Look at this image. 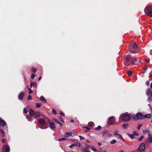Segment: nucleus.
<instances>
[{"label": "nucleus", "instance_id": "0e129e2a", "mask_svg": "<svg viewBox=\"0 0 152 152\" xmlns=\"http://www.w3.org/2000/svg\"><path fill=\"white\" fill-rule=\"evenodd\" d=\"M58 124H59L60 125V126H61L62 124L60 122H59V123H58Z\"/></svg>", "mask_w": 152, "mask_h": 152}, {"label": "nucleus", "instance_id": "aec40b11", "mask_svg": "<svg viewBox=\"0 0 152 152\" xmlns=\"http://www.w3.org/2000/svg\"><path fill=\"white\" fill-rule=\"evenodd\" d=\"M151 116L152 115L151 114H145L144 116H143V118H151Z\"/></svg>", "mask_w": 152, "mask_h": 152}, {"label": "nucleus", "instance_id": "6e6d98bb", "mask_svg": "<svg viewBox=\"0 0 152 152\" xmlns=\"http://www.w3.org/2000/svg\"><path fill=\"white\" fill-rule=\"evenodd\" d=\"M84 128H86L87 130H90V129L89 128L87 127H84Z\"/></svg>", "mask_w": 152, "mask_h": 152}, {"label": "nucleus", "instance_id": "c03bdc74", "mask_svg": "<svg viewBox=\"0 0 152 152\" xmlns=\"http://www.w3.org/2000/svg\"><path fill=\"white\" fill-rule=\"evenodd\" d=\"M32 71L34 72L35 73L37 71V70L36 69L34 68H32Z\"/></svg>", "mask_w": 152, "mask_h": 152}, {"label": "nucleus", "instance_id": "cd10ccee", "mask_svg": "<svg viewBox=\"0 0 152 152\" xmlns=\"http://www.w3.org/2000/svg\"><path fill=\"white\" fill-rule=\"evenodd\" d=\"M66 140V138L65 137L62 138H61L59 139L58 141H61L64 140Z\"/></svg>", "mask_w": 152, "mask_h": 152}, {"label": "nucleus", "instance_id": "37998d69", "mask_svg": "<svg viewBox=\"0 0 152 152\" xmlns=\"http://www.w3.org/2000/svg\"><path fill=\"white\" fill-rule=\"evenodd\" d=\"M141 126H142L141 124H139L138 125L137 129L138 130H139L140 129V127Z\"/></svg>", "mask_w": 152, "mask_h": 152}, {"label": "nucleus", "instance_id": "dca6fc26", "mask_svg": "<svg viewBox=\"0 0 152 152\" xmlns=\"http://www.w3.org/2000/svg\"><path fill=\"white\" fill-rule=\"evenodd\" d=\"M40 100L44 103H46L47 102L46 99L43 96H42L40 97Z\"/></svg>", "mask_w": 152, "mask_h": 152}, {"label": "nucleus", "instance_id": "09e8293b", "mask_svg": "<svg viewBox=\"0 0 152 152\" xmlns=\"http://www.w3.org/2000/svg\"><path fill=\"white\" fill-rule=\"evenodd\" d=\"M143 132V133H149L148 131L146 129L144 130Z\"/></svg>", "mask_w": 152, "mask_h": 152}, {"label": "nucleus", "instance_id": "e433bc0d", "mask_svg": "<svg viewBox=\"0 0 152 152\" xmlns=\"http://www.w3.org/2000/svg\"><path fill=\"white\" fill-rule=\"evenodd\" d=\"M35 76V75L34 74H32L31 75V79H33L34 77Z\"/></svg>", "mask_w": 152, "mask_h": 152}, {"label": "nucleus", "instance_id": "2f4dec72", "mask_svg": "<svg viewBox=\"0 0 152 152\" xmlns=\"http://www.w3.org/2000/svg\"><path fill=\"white\" fill-rule=\"evenodd\" d=\"M148 100L149 102L151 103V102H152V99H151V98L150 97H149Z\"/></svg>", "mask_w": 152, "mask_h": 152}, {"label": "nucleus", "instance_id": "412c9836", "mask_svg": "<svg viewBox=\"0 0 152 152\" xmlns=\"http://www.w3.org/2000/svg\"><path fill=\"white\" fill-rule=\"evenodd\" d=\"M151 89L150 88L148 89L146 91V94L148 96H149V95L151 94Z\"/></svg>", "mask_w": 152, "mask_h": 152}, {"label": "nucleus", "instance_id": "bf43d9fd", "mask_svg": "<svg viewBox=\"0 0 152 152\" xmlns=\"http://www.w3.org/2000/svg\"><path fill=\"white\" fill-rule=\"evenodd\" d=\"M147 69V68H146V69H144V71H145V72H143V73H145V72L146 71Z\"/></svg>", "mask_w": 152, "mask_h": 152}, {"label": "nucleus", "instance_id": "864d4df0", "mask_svg": "<svg viewBox=\"0 0 152 152\" xmlns=\"http://www.w3.org/2000/svg\"><path fill=\"white\" fill-rule=\"evenodd\" d=\"M75 145V144H72L69 147L70 148H72L73 145Z\"/></svg>", "mask_w": 152, "mask_h": 152}, {"label": "nucleus", "instance_id": "a878e982", "mask_svg": "<svg viewBox=\"0 0 152 152\" xmlns=\"http://www.w3.org/2000/svg\"><path fill=\"white\" fill-rule=\"evenodd\" d=\"M131 60L132 61V64L134 65V64L135 63H136L137 61V60H132V59H131Z\"/></svg>", "mask_w": 152, "mask_h": 152}, {"label": "nucleus", "instance_id": "680f3d73", "mask_svg": "<svg viewBox=\"0 0 152 152\" xmlns=\"http://www.w3.org/2000/svg\"><path fill=\"white\" fill-rule=\"evenodd\" d=\"M42 78V77H40L39 78V80H40Z\"/></svg>", "mask_w": 152, "mask_h": 152}, {"label": "nucleus", "instance_id": "774afa93", "mask_svg": "<svg viewBox=\"0 0 152 152\" xmlns=\"http://www.w3.org/2000/svg\"><path fill=\"white\" fill-rule=\"evenodd\" d=\"M148 106L150 107V106H151V105L150 104H148Z\"/></svg>", "mask_w": 152, "mask_h": 152}, {"label": "nucleus", "instance_id": "603ef678", "mask_svg": "<svg viewBox=\"0 0 152 152\" xmlns=\"http://www.w3.org/2000/svg\"><path fill=\"white\" fill-rule=\"evenodd\" d=\"M92 149L94 151H96V150L95 148H94L93 147L92 148Z\"/></svg>", "mask_w": 152, "mask_h": 152}, {"label": "nucleus", "instance_id": "4be33fe9", "mask_svg": "<svg viewBox=\"0 0 152 152\" xmlns=\"http://www.w3.org/2000/svg\"><path fill=\"white\" fill-rule=\"evenodd\" d=\"M72 134V133L71 132H67L65 134L64 136L67 137L69 136H71Z\"/></svg>", "mask_w": 152, "mask_h": 152}, {"label": "nucleus", "instance_id": "4c0bfd02", "mask_svg": "<svg viewBox=\"0 0 152 152\" xmlns=\"http://www.w3.org/2000/svg\"><path fill=\"white\" fill-rule=\"evenodd\" d=\"M133 134L134 135H138L137 134V132L135 131H134L133 132Z\"/></svg>", "mask_w": 152, "mask_h": 152}, {"label": "nucleus", "instance_id": "69168bd1", "mask_svg": "<svg viewBox=\"0 0 152 152\" xmlns=\"http://www.w3.org/2000/svg\"><path fill=\"white\" fill-rule=\"evenodd\" d=\"M150 108L151 110H152V107L151 106H150Z\"/></svg>", "mask_w": 152, "mask_h": 152}, {"label": "nucleus", "instance_id": "6e6552de", "mask_svg": "<svg viewBox=\"0 0 152 152\" xmlns=\"http://www.w3.org/2000/svg\"><path fill=\"white\" fill-rule=\"evenodd\" d=\"M48 123L50 125V128L51 129H53L55 128L56 126L51 121L49 120H48Z\"/></svg>", "mask_w": 152, "mask_h": 152}, {"label": "nucleus", "instance_id": "ea45409f", "mask_svg": "<svg viewBox=\"0 0 152 152\" xmlns=\"http://www.w3.org/2000/svg\"><path fill=\"white\" fill-rule=\"evenodd\" d=\"M28 90L29 93L31 94V93H32V91L29 88H28Z\"/></svg>", "mask_w": 152, "mask_h": 152}, {"label": "nucleus", "instance_id": "58836bf2", "mask_svg": "<svg viewBox=\"0 0 152 152\" xmlns=\"http://www.w3.org/2000/svg\"><path fill=\"white\" fill-rule=\"evenodd\" d=\"M54 121L57 123H59V122L56 119H54Z\"/></svg>", "mask_w": 152, "mask_h": 152}, {"label": "nucleus", "instance_id": "49530a36", "mask_svg": "<svg viewBox=\"0 0 152 152\" xmlns=\"http://www.w3.org/2000/svg\"><path fill=\"white\" fill-rule=\"evenodd\" d=\"M28 100H31V97L30 95H29L27 98Z\"/></svg>", "mask_w": 152, "mask_h": 152}, {"label": "nucleus", "instance_id": "7ed1b4c3", "mask_svg": "<svg viewBox=\"0 0 152 152\" xmlns=\"http://www.w3.org/2000/svg\"><path fill=\"white\" fill-rule=\"evenodd\" d=\"M132 117L134 120H137L138 119H142L143 118V116L141 113H138L136 114L132 115Z\"/></svg>", "mask_w": 152, "mask_h": 152}, {"label": "nucleus", "instance_id": "39448f33", "mask_svg": "<svg viewBox=\"0 0 152 152\" xmlns=\"http://www.w3.org/2000/svg\"><path fill=\"white\" fill-rule=\"evenodd\" d=\"M115 121V118L114 116L111 117L109 118L107 123L110 126L112 125L114 123Z\"/></svg>", "mask_w": 152, "mask_h": 152}, {"label": "nucleus", "instance_id": "8fccbe9b", "mask_svg": "<svg viewBox=\"0 0 152 152\" xmlns=\"http://www.w3.org/2000/svg\"><path fill=\"white\" fill-rule=\"evenodd\" d=\"M60 114L61 115V116H64V113L61 111L60 112Z\"/></svg>", "mask_w": 152, "mask_h": 152}, {"label": "nucleus", "instance_id": "de8ad7c7", "mask_svg": "<svg viewBox=\"0 0 152 152\" xmlns=\"http://www.w3.org/2000/svg\"><path fill=\"white\" fill-rule=\"evenodd\" d=\"M83 152H89L88 150L85 149H83Z\"/></svg>", "mask_w": 152, "mask_h": 152}, {"label": "nucleus", "instance_id": "c85d7f7f", "mask_svg": "<svg viewBox=\"0 0 152 152\" xmlns=\"http://www.w3.org/2000/svg\"><path fill=\"white\" fill-rule=\"evenodd\" d=\"M88 125L89 126H93L94 125V123L92 122H90L88 123Z\"/></svg>", "mask_w": 152, "mask_h": 152}, {"label": "nucleus", "instance_id": "f704fd0d", "mask_svg": "<svg viewBox=\"0 0 152 152\" xmlns=\"http://www.w3.org/2000/svg\"><path fill=\"white\" fill-rule=\"evenodd\" d=\"M75 145H77L79 147L80 146V144L79 142H76L75 143Z\"/></svg>", "mask_w": 152, "mask_h": 152}, {"label": "nucleus", "instance_id": "e2e57ef3", "mask_svg": "<svg viewBox=\"0 0 152 152\" xmlns=\"http://www.w3.org/2000/svg\"><path fill=\"white\" fill-rule=\"evenodd\" d=\"M86 142L88 143H89L90 142V141L89 140H86Z\"/></svg>", "mask_w": 152, "mask_h": 152}, {"label": "nucleus", "instance_id": "f03ea898", "mask_svg": "<svg viewBox=\"0 0 152 152\" xmlns=\"http://www.w3.org/2000/svg\"><path fill=\"white\" fill-rule=\"evenodd\" d=\"M145 13L150 17L152 16V6L148 5L144 9Z\"/></svg>", "mask_w": 152, "mask_h": 152}, {"label": "nucleus", "instance_id": "ddd939ff", "mask_svg": "<svg viewBox=\"0 0 152 152\" xmlns=\"http://www.w3.org/2000/svg\"><path fill=\"white\" fill-rule=\"evenodd\" d=\"M6 125V122L0 118V127H3Z\"/></svg>", "mask_w": 152, "mask_h": 152}, {"label": "nucleus", "instance_id": "f8f14e48", "mask_svg": "<svg viewBox=\"0 0 152 152\" xmlns=\"http://www.w3.org/2000/svg\"><path fill=\"white\" fill-rule=\"evenodd\" d=\"M148 136L149 138L145 141V143L146 144H148V142L152 143V137H151V135L150 133H149Z\"/></svg>", "mask_w": 152, "mask_h": 152}, {"label": "nucleus", "instance_id": "13d9d810", "mask_svg": "<svg viewBox=\"0 0 152 152\" xmlns=\"http://www.w3.org/2000/svg\"><path fill=\"white\" fill-rule=\"evenodd\" d=\"M2 143H4V142H5V140L4 139H3L2 140Z\"/></svg>", "mask_w": 152, "mask_h": 152}, {"label": "nucleus", "instance_id": "393cba45", "mask_svg": "<svg viewBox=\"0 0 152 152\" xmlns=\"http://www.w3.org/2000/svg\"><path fill=\"white\" fill-rule=\"evenodd\" d=\"M26 118L29 121H31L32 118L30 117L28 115L26 116Z\"/></svg>", "mask_w": 152, "mask_h": 152}, {"label": "nucleus", "instance_id": "2eb2a0df", "mask_svg": "<svg viewBox=\"0 0 152 152\" xmlns=\"http://www.w3.org/2000/svg\"><path fill=\"white\" fill-rule=\"evenodd\" d=\"M0 134L2 138H3L5 136L4 132L2 129H0Z\"/></svg>", "mask_w": 152, "mask_h": 152}, {"label": "nucleus", "instance_id": "a18cd8bd", "mask_svg": "<svg viewBox=\"0 0 152 152\" xmlns=\"http://www.w3.org/2000/svg\"><path fill=\"white\" fill-rule=\"evenodd\" d=\"M143 138V136H141L140 138H138L139 141H141Z\"/></svg>", "mask_w": 152, "mask_h": 152}, {"label": "nucleus", "instance_id": "b1692460", "mask_svg": "<svg viewBox=\"0 0 152 152\" xmlns=\"http://www.w3.org/2000/svg\"><path fill=\"white\" fill-rule=\"evenodd\" d=\"M104 135H106L107 136H108L109 137H110L112 136L113 134L111 133H110L107 132H106L105 133Z\"/></svg>", "mask_w": 152, "mask_h": 152}, {"label": "nucleus", "instance_id": "5701e85b", "mask_svg": "<svg viewBox=\"0 0 152 152\" xmlns=\"http://www.w3.org/2000/svg\"><path fill=\"white\" fill-rule=\"evenodd\" d=\"M129 124H124L122 125V127L124 129H126L127 128Z\"/></svg>", "mask_w": 152, "mask_h": 152}, {"label": "nucleus", "instance_id": "f257e3e1", "mask_svg": "<svg viewBox=\"0 0 152 152\" xmlns=\"http://www.w3.org/2000/svg\"><path fill=\"white\" fill-rule=\"evenodd\" d=\"M129 50L132 53H136L138 52V47L135 43H133L129 46Z\"/></svg>", "mask_w": 152, "mask_h": 152}, {"label": "nucleus", "instance_id": "052dcab7", "mask_svg": "<svg viewBox=\"0 0 152 152\" xmlns=\"http://www.w3.org/2000/svg\"><path fill=\"white\" fill-rule=\"evenodd\" d=\"M151 87L152 88V82L151 83L150 85Z\"/></svg>", "mask_w": 152, "mask_h": 152}, {"label": "nucleus", "instance_id": "79ce46f5", "mask_svg": "<svg viewBox=\"0 0 152 152\" xmlns=\"http://www.w3.org/2000/svg\"><path fill=\"white\" fill-rule=\"evenodd\" d=\"M79 137L80 138V140H82L84 139H85L84 137H82V136H81L80 135H79Z\"/></svg>", "mask_w": 152, "mask_h": 152}, {"label": "nucleus", "instance_id": "72a5a7b5", "mask_svg": "<svg viewBox=\"0 0 152 152\" xmlns=\"http://www.w3.org/2000/svg\"><path fill=\"white\" fill-rule=\"evenodd\" d=\"M129 136L132 139H133L134 138V135L132 134H129Z\"/></svg>", "mask_w": 152, "mask_h": 152}, {"label": "nucleus", "instance_id": "a211bd4d", "mask_svg": "<svg viewBox=\"0 0 152 152\" xmlns=\"http://www.w3.org/2000/svg\"><path fill=\"white\" fill-rule=\"evenodd\" d=\"M31 87L32 88L33 86H36L37 85V83L36 82H32L31 81Z\"/></svg>", "mask_w": 152, "mask_h": 152}, {"label": "nucleus", "instance_id": "6ab92c4d", "mask_svg": "<svg viewBox=\"0 0 152 152\" xmlns=\"http://www.w3.org/2000/svg\"><path fill=\"white\" fill-rule=\"evenodd\" d=\"M29 114L31 116H33L34 114V112L33 110L32 109H30L29 110Z\"/></svg>", "mask_w": 152, "mask_h": 152}, {"label": "nucleus", "instance_id": "4d7b16f0", "mask_svg": "<svg viewBox=\"0 0 152 152\" xmlns=\"http://www.w3.org/2000/svg\"><path fill=\"white\" fill-rule=\"evenodd\" d=\"M146 84L147 85H148L149 84V82L148 81H147L146 82Z\"/></svg>", "mask_w": 152, "mask_h": 152}, {"label": "nucleus", "instance_id": "f3484780", "mask_svg": "<svg viewBox=\"0 0 152 152\" xmlns=\"http://www.w3.org/2000/svg\"><path fill=\"white\" fill-rule=\"evenodd\" d=\"M34 115H35L34 118H38L39 117L40 115V113L39 112H36L35 113Z\"/></svg>", "mask_w": 152, "mask_h": 152}, {"label": "nucleus", "instance_id": "c756f323", "mask_svg": "<svg viewBox=\"0 0 152 152\" xmlns=\"http://www.w3.org/2000/svg\"><path fill=\"white\" fill-rule=\"evenodd\" d=\"M116 142V141L114 139H113L112 141L110 142V143L111 144H114Z\"/></svg>", "mask_w": 152, "mask_h": 152}, {"label": "nucleus", "instance_id": "a19ab883", "mask_svg": "<svg viewBox=\"0 0 152 152\" xmlns=\"http://www.w3.org/2000/svg\"><path fill=\"white\" fill-rule=\"evenodd\" d=\"M52 112H53V113L55 115H56L57 113L56 110H55L54 109H53L52 110Z\"/></svg>", "mask_w": 152, "mask_h": 152}, {"label": "nucleus", "instance_id": "1a4fd4ad", "mask_svg": "<svg viewBox=\"0 0 152 152\" xmlns=\"http://www.w3.org/2000/svg\"><path fill=\"white\" fill-rule=\"evenodd\" d=\"M145 148V145L144 143H142L139 145L138 149L140 151H143Z\"/></svg>", "mask_w": 152, "mask_h": 152}, {"label": "nucleus", "instance_id": "423d86ee", "mask_svg": "<svg viewBox=\"0 0 152 152\" xmlns=\"http://www.w3.org/2000/svg\"><path fill=\"white\" fill-rule=\"evenodd\" d=\"M131 58L129 56H126L124 59V61H125L124 64L126 66H127L130 64L127 63V62H129Z\"/></svg>", "mask_w": 152, "mask_h": 152}, {"label": "nucleus", "instance_id": "9d476101", "mask_svg": "<svg viewBox=\"0 0 152 152\" xmlns=\"http://www.w3.org/2000/svg\"><path fill=\"white\" fill-rule=\"evenodd\" d=\"M118 131H116L115 132V135L118 138L121 139L123 141H124V139L122 137L121 135L118 134Z\"/></svg>", "mask_w": 152, "mask_h": 152}, {"label": "nucleus", "instance_id": "338daca9", "mask_svg": "<svg viewBox=\"0 0 152 152\" xmlns=\"http://www.w3.org/2000/svg\"><path fill=\"white\" fill-rule=\"evenodd\" d=\"M71 121L72 122H74V120H71Z\"/></svg>", "mask_w": 152, "mask_h": 152}, {"label": "nucleus", "instance_id": "4468645a", "mask_svg": "<svg viewBox=\"0 0 152 152\" xmlns=\"http://www.w3.org/2000/svg\"><path fill=\"white\" fill-rule=\"evenodd\" d=\"M24 96V93L23 92H21L20 93L18 96V99L20 100L23 99V97Z\"/></svg>", "mask_w": 152, "mask_h": 152}, {"label": "nucleus", "instance_id": "c9c22d12", "mask_svg": "<svg viewBox=\"0 0 152 152\" xmlns=\"http://www.w3.org/2000/svg\"><path fill=\"white\" fill-rule=\"evenodd\" d=\"M127 74L129 75H132V71H130L129 72H128L127 73Z\"/></svg>", "mask_w": 152, "mask_h": 152}, {"label": "nucleus", "instance_id": "473e14b6", "mask_svg": "<svg viewBox=\"0 0 152 152\" xmlns=\"http://www.w3.org/2000/svg\"><path fill=\"white\" fill-rule=\"evenodd\" d=\"M42 104L40 103H37L36 104V107H40Z\"/></svg>", "mask_w": 152, "mask_h": 152}, {"label": "nucleus", "instance_id": "0eeeda50", "mask_svg": "<svg viewBox=\"0 0 152 152\" xmlns=\"http://www.w3.org/2000/svg\"><path fill=\"white\" fill-rule=\"evenodd\" d=\"M3 152H9L10 151V147L7 145H5L3 146L2 149Z\"/></svg>", "mask_w": 152, "mask_h": 152}, {"label": "nucleus", "instance_id": "5fc2aeb1", "mask_svg": "<svg viewBox=\"0 0 152 152\" xmlns=\"http://www.w3.org/2000/svg\"><path fill=\"white\" fill-rule=\"evenodd\" d=\"M145 62L148 63L149 62V60L148 59H145Z\"/></svg>", "mask_w": 152, "mask_h": 152}, {"label": "nucleus", "instance_id": "9b49d317", "mask_svg": "<svg viewBox=\"0 0 152 152\" xmlns=\"http://www.w3.org/2000/svg\"><path fill=\"white\" fill-rule=\"evenodd\" d=\"M39 123L42 125H45L46 124V122L44 119L42 118H39Z\"/></svg>", "mask_w": 152, "mask_h": 152}, {"label": "nucleus", "instance_id": "20e7f679", "mask_svg": "<svg viewBox=\"0 0 152 152\" xmlns=\"http://www.w3.org/2000/svg\"><path fill=\"white\" fill-rule=\"evenodd\" d=\"M130 118H131L129 115L127 114H123L121 117L122 120L125 122L128 121L130 119Z\"/></svg>", "mask_w": 152, "mask_h": 152}, {"label": "nucleus", "instance_id": "7c9ffc66", "mask_svg": "<svg viewBox=\"0 0 152 152\" xmlns=\"http://www.w3.org/2000/svg\"><path fill=\"white\" fill-rule=\"evenodd\" d=\"M101 127L100 126H99L97 127L95 129L96 130H100V129H101Z\"/></svg>", "mask_w": 152, "mask_h": 152}, {"label": "nucleus", "instance_id": "bb28decb", "mask_svg": "<svg viewBox=\"0 0 152 152\" xmlns=\"http://www.w3.org/2000/svg\"><path fill=\"white\" fill-rule=\"evenodd\" d=\"M28 112V110L27 108H25L23 109V113H27Z\"/></svg>", "mask_w": 152, "mask_h": 152}, {"label": "nucleus", "instance_id": "3c124183", "mask_svg": "<svg viewBox=\"0 0 152 152\" xmlns=\"http://www.w3.org/2000/svg\"><path fill=\"white\" fill-rule=\"evenodd\" d=\"M59 119L60 121H63V122H64L63 119L61 117H59Z\"/></svg>", "mask_w": 152, "mask_h": 152}]
</instances>
